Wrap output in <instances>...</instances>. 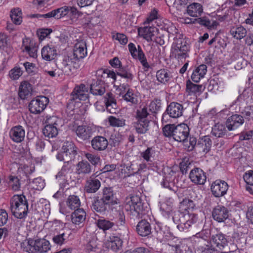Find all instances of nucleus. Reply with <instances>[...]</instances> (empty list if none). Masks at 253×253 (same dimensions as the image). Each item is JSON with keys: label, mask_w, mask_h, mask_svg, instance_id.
I'll return each mask as SVG.
<instances>
[{"label": "nucleus", "mask_w": 253, "mask_h": 253, "mask_svg": "<svg viewBox=\"0 0 253 253\" xmlns=\"http://www.w3.org/2000/svg\"><path fill=\"white\" fill-rule=\"evenodd\" d=\"M195 206L193 201L188 198H185L180 202L179 211L172 218L174 222L177 224V227L180 231L189 229L197 221V215L190 212Z\"/></svg>", "instance_id": "f257e3e1"}, {"label": "nucleus", "mask_w": 253, "mask_h": 253, "mask_svg": "<svg viewBox=\"0 0 253 253\" xmlns=\"http://www.w3.org/2000/svg\"><path fill=\"white\" fill-rule=\"evenodd\" d=\"M10 210L15 217L22 219L27 215L28 203L23 195H15L10 200Z\"/></svg>", "instance_id": "f03ea898"}, {"label": "nucleus", "mask_w": 253, "mask_h": 253, "mask_svg": "<svg viewBox=\"0 0 253 253\" xmlns=\"http://www.w3.org/2000/svg\"><path fill=\"white\" fill-rule=\"evenodd\" d=\"M49 103L47 97L41 96L33 99L29 104L30 112L34 114H39L42 112Z\"/></svg>", "instance_id": "7ed1b4c3"}, {"label": "nucleus", "mask_w": 253, "mask_h": 253, "mask_svg": "<svg viewBox=\"0 0 253 253\" xmlns=\"http://www.w3.org/2000/svg\"><path fill=\"white\" fill-rule=\"evenodd\" d=\"M184 109L183 105L180 103L172 102L167 107L166 112L163 114L162 120L167 119L168 115L173 118H177L181 117L183 114Z\"/></svg>", "instance_id": "20e7f679"}, {"label": "nucleus", "mask_w": 253, "mask_h": 253, "mask_svg": "<svg viewBox=\"0 0 253 253\" xmlns=\"http://www.w3.org/2000/svg\"><path fill=\"white\" fill-rule=\"evenodd\" d=\"M71 233L69 229L59 228L56 226L54 228L52 240L55 245L61 246L65 243Z\"/></svg>", "instance_id": "39448f33"}, {"label": "nucleus", "mask_w": 253, "mask_h": 253, "mask_svg": "<svg viewBox=\"0 0 253 253\" xmlns=\"http://www.w3.org/2000/svg\"><path fill=\"white\" fill-rule=\"evenodd\" d=\"M101 186V182L95 174H92L87 178L84 187V192L92 194L96 192Z\"/></svg>", "instance_id": "423d86ee"}, {"label": "nucleus", "mask_w": 253, "mask_h": 253, "mask_svg": "<svg viewBox=\"0 0 253 253\" xmlns=\"http://www.w3.org/2000/svg\"><path fill=\"white\" fill-rule=\"evenodd\" d=\"M211 191L215 197L224 196L228 189V185L225 181L216 180L211 184Z\"/></svg>", "instance_id": "0eeeda50"}, {"label": "nucleus", "mask_w": 253, "mask_h": 253, "mask_svg": "<svg viewBox=\"0 0 253 253\" xmlns=\"http://www.w3.org/2000/svg\"><path fill=\"white\" fill-rule=\"evenodd\" d=\"M62 149L63 151L58 153L56 155V158L60 161H64L65 163H69L72 160L75 158L77 152L74 150L73 145L71 144L67 146H63Z\"/></svg>", "instance_id": "6e6552de"}, {"label": "nucleus", "mask_w": 253, "mask_h": 253, "mask_svg": "<svg viewBox=\"0 0 253 253\" xmlns=\"http://www.w3.org/2000/svg\"><path fill=\"white\" fill-rule=\"evenodd\" d=\"M127 206L129 207V210L132 214L136 216L142 214L143 211V206L140 197L137 195H132L130 197V200L128 201Z\"/></svg>", "instance_id": "1a4fd4ad"}, {"label": "nucleus", "mask_w": 253, "mask_h": 253, "mask_svg": "<svg viewBox=\"0 0 253 253\" xmlns=\"http://www.w3.org/2000/svg\"><path fill=\"white\" fill-rule=\"evenodd\" d=\"M88 87L85 84H81L76 85L71 94L70 99L73 100H85L88 97Z\"/></svg>", "instance_id": "9d476101"}, {"label": "nucleus", "mask_w": 253, "mask_h": 253, "mask_svg": "<svg viewBox=\"0 0 253 253\" xmlns=\"http://www.w3.org/2000/svg\"><path fill=\"white\" fill-rule=\"evenodd\" d=\"M189 178L193 183L199 185H204L207 179L206 173L202 169L198 168L190 171Z\"/></svg>", "instance_id": "9b49d317"}, {"label": "nucleus", "mask_w": 253, "mask_h": 253, "mask_svg": "<svg viewBox=\"0 0 253 253\" xmlns=\"http://www.w3.org/2000/svg\"><path fill=\"white\" fill-rule=\"evenodd\" d=\"M244 117L239 114H234L226 120L225 125L229 131L234 130L244 123Z\"/></svg>", "instance_id": "f8f14e48"}, {"label": "nucleus", "mask_w": 253, "mask_h": 253, "mask_svg": "<svg viewBox=\"0 0 253 253\" xmlns=\"http://www.w3.org/2000/svg\"><path fill=\"white\" fill-rule=\"evenodd\" d=\"M22 47L23 51L26 52L30 57L36 58L38 56V46L36 43L31 41L28 38H25L23 40Z\"/></svg>", "instance_id": "ddd939ff"}, {"label": "nucleus", "mask_w": 253, "mask_h": 253, "mask_svg": "<svg viewBox=\"0 0 253 253\" xmlns=\"http://www.w3.org/2000/svg\"><path fill=\"white\" fill-rule=\"evenodd\" d=\"M9 136L11 139L16 143L23 141L25 138V131L24 128L20 126L12 127L9 131Z\"/></svg>", "instance_id": "4468645a"}, {"label": "nucleus", "mask_w": 253, "mask_h": 253, "mask_svg": "<svg viewBox=\"0 0 253 253\" xmlns=\"http://www.w3.org/2000/svg\"><path fill=\"white\" fill-rule=\"evenodd\" d=\"M213 218L218 222H223L229 216V211L227 209L221 205L215 207L212 212Z\"/></svg>", "instance_id": "2eb2a0df"}, {"label": "nucleus", "mask_w": 253, "mask_h": 253, "mask_svg": "<svg viewBox=\"0 0 253 253\" xmlns=\"http://www.w3.org/2000/svg\"><path fill=\"white\" fill-rule=\"evenodd\" d=\"M189 135V127L185 125L176 126L173 134V138L178 142H185Z\"/></svg>", "instance_id": "dca6fc26"}, {"label": "nucleus", "mask_w": 253, "mask_h": 253, "mask_svg": "<svg viewBox=\"0 0 253 253\" xmlns=\"http://www.w3.org/2000/svg\"><path fill=\"white\" fill-rule=\"evenodd\" d=\"M92 149L97 151H102L106 149L108 146L107 139L102 136H96L91 141Z\"/></svg>", "instance_id": "f3484780"}, {"label": "nucleus", "mask_w": 253, "mask_h": 253, "mask_svg": "<svg viewBox=\"0 0 253 253\" xmlns=\"http://www.w3.org/2000/svg\"><path fill=\"white\" fill-rule=\"evenodd\" d=\"M69 13V6L62 7L51 11H50L44 14L37 15V17H43L45 18H50L54 17L56 19H59L65 16Z\"/></svg>", "instance_id": "a211bd4d"}, {"label": "nucleus", "mask_w": 253, "mask_h": 253, "mask_svg": "<svg viewBox=\"0 0 253 253\" xmlns=\"http://www.w3.org/2000/svg\"><path fill=\"white\" fill-rule=\"evenodd\" d=\"M156 31L157 28L153 26H145L138 29V35L148 42L153 41Z\"/></svg>", "instance_id": "6ab92c4d"}, {"label": "nucleus", "mask_w": 253, "mask_h": 253, "mask_svg": "<svg viewBox=\"0 0 253 253\" xmlns=\"http://www.w3.org/2000/svg\"><path fill=\"white\" fill-rule=\"evenodd\" d=\"M109 206L100 197L97 196L93 197L91 208L93 211L101 213L105 212Z\"/></svg>", "instance_id": "aec40b11"}, {"label": "nucleus", "mask_w": 253, "mask_h": 253, "mask_svg": "<svg viewBox=\"0 0 253 253\" xmlns=\"http://www.w3.org/2000/svg\"><path fill=\"white\" fill-rule=\"evenodd\" d=\"M87 54L86 42L83 40L78 41L74 46L73 56L79 61L84 58Z\"/></svg>", "instance_id": "412c9836"}, {"label": "nucleus", "mask_w": 253, "mask_h": 253, "mask_svg": "<svg viewBox=\"0 0 253 253\" xmlns=\"http://www.w3.org/2000/svg\"><path fill=\"white\" fill-rule=\"evenodd\" d=\"M152 227L150 223L145 219L138 222L136 227L137 234L142 237H146L151 233Z\"/></svg>", "instance_id": "4be33fe9"}, {"label": "nucleus", "mask_w": 253, "mask_h": 253, "mask_svg": "<svg viewBox=\"0 0 253 253\" xmlns=\"http://www.w3.org/2000/svg\"><path fill=\"white\" fill-rule=\"evenodd\" d=\"M75 132L78 138L83 141L89 139L92 135L91 129L84 125L78 126L75 129Z\"/></svg>", "instance_id": "5701e85b"}, {"label": "nucleus", "mask_w": 253, "mask_h": 253, "mask_svg": "<svg viewBox=\"0 0 253 253\" xmlns=\"http://www.w3.org/2000/svg\"><path fill=\"white\" fill-rule=\"evenodd\" d=\"M122 240L118 236L111 235L106 241V246L108 249L114 252H117L122 247Z\"/></svg>", "instance_id": "b1692460"}, {"label": "nucleus", "mask_w": 253, "mask_h": 253, "mask_svg": "<svg viewBox=\"0 0 253 253\" xmlns=\"http://www.w3.org/2000/svg\"><path fill=\"white\" fill-rule=\"evenodd\" d=\"M100 197L109 206L117 203L115 194L111 187L104 188Z\"/></svg>", "instance_id": "393cba45"}, {"label": "nucleus", "mask_w": 253, "mask_h": 253, "mask_svg": "<svg viewBox=\"0 0 253 253\" xmlns=\"http://www.w3.org/2000/svg\"><path fill=\"white\" fill-rule=\"evenodd\" d=\"M41 53L42 59L49 61L56 57L57 50L54 46L47 45L42 47Z\"/></svg>", "instance_id": "a878e982"}, {"label": "nucleus", "mask_w": 253, "mask_h": 253, "mask_svg": "<svg viewBox=\"0 0 253 253\" xmlns=\"http://www.w3.org/2000/svg\"><path fill=\"white\" fill-rule=\"evenodd\" d=\"M207 72V66L205 64H201L196 67L191 75V80L195 83H198L201 79L204 78Z\"/></svg>", "instance_id": "bb28decb"}, {"label": "nucleus", "mask_w": 253, "mask_h": 253, "mask_svg": "<svg viewBox=\"0 0 253 253\" xmlns=\"http://www.w3.org/2000/svg\"><path fill=\"white\" fill-rule=\"evenodd\" d=\"M212 140L209 135H205L201 138L197 144V147L200 151L204 153H208L211 150Z\"/></svg>", "instance_id": "cd10ccee"}, {"label": "nucleus", "mask_w": 253, "mask_h": 253, "mask_svg": "<svg viewBox=\"0 0 253 253\" xmlns=\"http://www.w3.org/2000/svg\"><path fill=\"white\" fill-rule=\"evenodd\" d=\"M35 252L40 253H46L50 250L51 246L48 241L43 239H37L34 240Z\"/></svg>", "instance_id": "c85d7f7f"}, {"label": "nucleus", "mask_w": 253, "mask_h": 253, "mask_svg": "<svg viewBox=\"0 0 253 253\" xmlns=\"http://www.w3.org/2000/svg\"><path fill=\"white\" fill-rule=\"evenodd\" d=\"M86 218V212L83 209L76 210L71 214L72 222L75 225H80L83 223Z\"/></svg>", "instance_id": "c756f323"}, {"label": "nucleus", "mask_w": 253, "mask_h": 253, "mask_svg": "<svg viewBox=\"0 0 253 253\" xmlns=\"http://www.w3.org/2000/svg\"><path fill=\"white\" fill-rule=\"evenodd\" d=\"M90 92L94 95L101 96L106 92L104 82L101 80H97L95 83L91 84L90 86Z\"/></svg>", "instance_id": "7c9ffc66"}, {"label": "nucleus", "mask_w": 253, "mask_h": 253, "mask_svg": "<svg viewBox=\"0 0 253 253\" xmlns=\"http://www.w3.org/2000/svg\"><path fill=\"white\" fill-rule=\"evenodd\" d=\"M91 170V166L87 161H82L77 165L76 172L79 175L84 176L90 174Z\"/></svg>", "instance_id": "2f4dec72"}, {"label": "nucleus", "mask_w": 253, "mask_h": 253, "mask_svg": "<svg viewBox=\"0 0 253 253\" xmlns=\"http://www.w3.org/2000/svg\"><path fill=\"white\" fill-rule=\"evenodd\" d=\"M203 11L202 5L199 3L194 2L187 6V12L192 17H199Z\"/></svg>", "instance_id": "473e14b6"}, {"label": "nucleus", "mask_w": 253, "mask_h": 253, "mask_svg": "<svg viewBox=\"0 0 253 253\" xmlns=\"http://www.w3.org/2000/svg\"><path fill=\"white\" fill-rule=\"evenodd\" d=\"M31 84L27 81H23L21 83L19 88V96L22 99H25L28 96L31 94Z\"/></svg>", "instance_id": "72a5a7b5"}, {"label": "nucleus", "mask_w": 253, "mask_h": 253, "mask_svg": "<svg viewBox=\"0 0 253 253\" xmlns=\"http://www.w3.org/2000/svg\"><path fill=\"white\" fill-rule=\"evenodd\" d=\"M230 33L234 38L241 40L246 36L247 30L242 26H233L230 30Z\"/></svg>", "instance_id": "f704fd0d"}, {"label": "nucleus", "mask_w": 253, "mask_h": 253, "mask_svg": "<svg viewBox=\"0 0 253 253\" xmlns=\"http://www.w3.org/2000/svg\"><path fill=\"white\" fill-rule=\"evenodd\" d=\"M149 121H136L133 123L136 131L138 134H145L148 130Z\"/></svg>", "instance_id": "c9c22d12"}, {"label": "nucleus", "mask_w": 253, "mask_h": 253, "mask_svg": "<svg viewBox=\"0 0 253 253\" xmlns=\"http://www.w3.org/2000/svg\"><path fill=\"white\" fill-rule=\"evenodd\" d=\"M66 205L72 210L79 209L81 201L79 197L74 195H70L67 199Z\"/></svg>", "instance_id": "e433bc0d"}, {"label": "nucleus", "mask_w": 253, "mask_h": 253, "mask_svg": "<svg viewBox=\"0 0 253 253\" xmlns=\"http://www.w3.org/2000/svg\"><path fill=\"white\" fill-rule=\"evenodd\" d=\"M156 77L159 82L165 84L169 81L172 78V75L168 70L161 69L157 72Z\"/></svg>", "instance_id": "4c0bfd02"}, {"label": "nucleus", "mask_w": 253, "mask_h": 253, "mask_svg": "<svg viewBox=\"0 0 253 253\" xmlns=\"http://www.w3.org/2000/svg\"><path fill=\"white\" fill-rule=\"evenodd\" d=\"M98 227L106 233V231L115 226V223L106 219H99L96 222Z\"/></svg>", "instance_id": "58836bf2"}, {"label": "nucleus", "mask_w": 253, "mask_h": 253, "mask_svg": "<svg viewBox=\"0 0 253 253\" xmlns=\"http://www.w3.org/2000/svg\"><path fill=\"white\" fill-rule=\"evenodd\" d=\"M226 126L221 124H216L212 128L211 134L218 137H223L226 134Z\"/></svg>", "instance_id": "ea45409f"}, {"label": "nucleus", "mask_w": 253, "mask_h": 253, "mask_svg": "<svg viewBox=\"0 0 253 253\" xmlns=\"http://www.w3.org/2000/svg\"><path fill=\"white\" fill-rule=\"evenodd\" d=\"M44 135L48 138L55 137L58 133L57 126L45 125L42 130Z\"/></svg>", "instance_id": "a19ab883"}, {"label": "nucleus", "mask_w": 253, "mask_h": 253, "mask_svg": "<svg viewBox=\"0 0 253 253\" xmlns=\"http://www.w3.org/2000/svg\"><path fill=\"white\" fill-rule=\"evenodd\" d=\"M135 58H137L140 61L145 71H148L150 66L147 62L145 55L139 45H138V53Z\"/></svg>", "instance_id": "79ce46f5"}, {"label": "nucleus", "mask_w": 253, "mask_h": 253, "mask_svg": "<svg viewBox=\"0 0 253 253\" xmlns=\"http://www.w3.org/2000/svg\"><path fill=\"white\" fill-rule=\"evenodd\" d=\"M105 102L106 108L108 110H110V107L115 109L117 107L116 99L113 93L111 92H108L106 93L105 96ZM110 111L111 112V111Z\"/></svg>", "instance_id": "37998d69"}, {"label": "nucleus", "mask_w": 253, "mask_h": 253, "mask_svg": "<svg viewBox=\"0 0 253 253\" xmlns=\"http://www.w3.org/2000/svg\"><path fill=\"white\" fill-rule=\"evenodd\" d=\"M202 85L194 84L190 80H188L186 82V90L189 93H200L202 91Z\"/></svg>", "instance_id": "c03bdc74"}, {"label": "nucleus", "mask_w": 253, "mask_h": 253, "mask_svg": "<svg viewBox=\"0 0 253 253\" xmlns=\"http://www.w3.org/2000/svg\"><path fill=\"white\" fill-rule=\"evenodd\" d=\"M212 241L219 248L224 247L227 243V240L224 235L221 233L212 235Z\"/></svg>", "instance_id": "a18cd8bd"}, {"label": "nucleus", "mask_w": 253, "mask_h": 253, "mask_svg": "<svg viewBox=\"0 0 253 253\" xmlns=\"http://www.w3.org/2000/svg\"><path fill=\"white\" fill-rule=\"evenodd\" d=\"M21 247L23 251L28 253H34L35 252L34 240L29 239L21 244Z\"/></svg>", "instance_id": "49530a36"}, {"label": "nucleus", "mask_w": 253, "mask_h": 253, "mask_svg": "<svg viewBox=\"0 0 253 253\" xmlns=\"http://www.w3.org/2000/svg\"><path fill=\"white\" fill-rule=\"evenodd\" d=\"M22 12L19 9H14L11 10L10 17L12 21L16 25H19L22 21L21 16Z\"/></svg>", "instance_id": "de8ad7c7"}, {"label": "nucleus", "mask_w": 253, "mask_h": 253, "mask_svg": "<svg viewBox=\"0 0 253 253\" xmlns=\"http://www.w3.org/2000/svg\"><path fill=\"white\" fill-rule=\"evenodd\" d=\"M8 184L9 187L14 191L19 190L21 187L20 179L16 176H9Z\"/></svg>", "instance_id": "09e8293b"}, {"label": "nucleus", "mask_w": 253, "mask_h": 253, "mask_svg": "<svg viewBox=\"0 0 253 253\" xmlns=\"http://www.w3.org/2000/svg\"><path fill=\"white\" fill-rule=\"evenodd\" d=\"M79 61L73 55L69 56H64L62 63L66 65H69L73 67V68L77 69L79 67Z\"/></svg>", "instance_id": "8fccbe9b"}, {"label": "nucleus", "mask_w": 253, "mask_h": 253, "mask_svg": "<svg viewBox=\"0 0 253 253\" xmlns=\"http://www.w3.org/2000/svg\"><path fill=\"white\" fill-rule=\"evenodd\" d=\"M117 75L126 79L127 82H131L133 79V75L128 69L120 68L117 72Z\"/></svg>", "instance_id": "3c124183"}, {"label": "nucleus", "mask_w": 253, "mask_h": 253, "mask_svg": "<svg viewBox=\"0 0 253 253\" xmlns=\"http://www.w3.org/2000/svg\"><path fill=\"white\" fill-rule=\"evenodd\" d=\"M108 121L111 126L115 127H122L125 125V120L114 116H110L108 118Z\"/></svg>", "instance_id": "603ef678"}, {"label": "nucleus", "mask_w": 253, "mask_h": 253, "mask_svg": "<svg viewBox=\"0 0 253 253\" xmlns=\"http://www.w3.org/2000/svg\"><path fill=\"white\" fill-rule=\"evenodd\" d=\"M71 166L69 163H65L61 170L56 175V178H61L64 179L71 172Z\"/></svg>", "instance_id": "864d4df0"}, {"label": "nucleus", "mask_w": 253, "mask_h": 253, "mask_svg": "<svg viewBox=\"0 0 253 253\" xmlns=\"http://www.w3.org/2000/svg\"><path fill=\"white\" fill-rule=\"evenodd\" d=\"M183 143L185 149L188 151H191L193 150L195 146H197V139L195 137L190 136L189 140H185Z\"/></svg>", "instance_id": "5fc2aeb1"}, {"label": "nucleus", "mask_w": 253, "mask_h": 253, "mask_svg": "<svg viewBox=\"0 0 253 253\" xmlns=\"http://www.w3.org/2000/svg\"><path fill=\"white\" fill-rule=\"evenodd\" d=\"M123 98L126 101L131 102L132 104H136L138 102L136 96L130 89H128L127 92L123 96Z\"/></svg>", "instance_id": "6e6d98bb"}, {"label": "nucleus", "mask_w": 253, "mask_h": 253, "mask_svg": "<svg viewBox=\"0 0 253 253\" xmlns=\"http://www.w3.org/2000/svg\"><path fill=\"white\" fill-rule=\"evenodd\" d=\"M149 115V113L147 112V109L146 108L144 107L141 109L137 110L136 112V121H149L147 119V117Z\"/></svg>", "instance_id": "4d7b16f0"}, {"label": "nucleus", "mask_w": 253, "mask_h": 253, "mask_svg": "<svg viewBox=\"0 0 253 253\" xmlns=\"http://www.w3.org/2000/svg\"><path fill=\"white\" fill-rule=\"evenodd\" d=\"M31 184L33 189L38 190L42 189L45 186L44 180L41 177H38L33 179Z\"/></svg>", "instance_id": "13d9d810"}, {"label": "nucleus", "mask_w": 253, "mask_h": 253, "mask_svg": "<svg viewBox=\"0 0 253 253\" xmlns=\"http://www.w3.org/2000/svg\"><path fill=\"white\" fill-rule=\"evenodd\" d=\"M188 51H183L178 48L173 47L172 50V55L178 60L185 59L188 57Z\"/></svg>", "instance_id": "bf43d9fd"}, {"label": "nucleus", "mask_w": 253, "mask_h": 253, "mask_svg": "<svg viewBox=\"0 0 253 253\" xmlns=\"http://www.w3.org/2000/svg\"><path fill=\"white\" fill-rule=\"evenodd\" d=\"M176 126L174 125H167L163 128L164 135L166 137H172Z\"/></svg>", "instance_id": "052dcab7"}, {"label": "nucleus", "mask_w": 253, "mask_h": 253, "mask_svg": "<svg viewBox=\"0 0 253 253\" xmlns=\"http://www.w3.org/2000/svg\"><path fill=\"white\" fill-rule=\"evenodd\" d=\"M173 47L178 48L183 51H189V46L183 39H177Z\"/></svg>", "instance_id": "680f3d73"}, {"label": "nucleus", "mask_w": 253, "mask_h": 253, "mask_svg": "<svg viewBox=\"0 0 253 253\" xmlns=\"http://www.w3.org/2000/svg\"><path fill=\"white\" fill-rule=\"evenodd\" d=\"M22 75V71L19 67H15L11 69L9 73L10 78L17 80Z\"/></svg>", "instance_id": "e2e57ef3"}, {"label": "nucleus", "mask_w": 253, "mask_h": 253, "mask_svg": "<svg viewBox=\"0 0 253 253\" xmlns=\"http://www.w3.org/2000/svg\"><path fill=\"white\" fill-rule=\"evenodd\" d=\"M85 156L88 161L94 166L96 165L100 161L99 156L91 153H87L85 154Z\"/></svg>", "instance_id": "0e129e2a"}, {"label": "nucleus", "mask_w": 253, "mask_h": 253, "mask_svg": "<svg viewBox=\"0 0 253 253\" xmlns=\"http://www.w3.org/2000/svg\"><path fill=\"white\" fill-rule=\"evenodd\" d=\"M161 101L159 99H155L152 101L149 105L150 110L153 113H156L161 108Z\"/></svg>", "instance_id": "69168bd1"}, {"label": "nucleus", "mask_w": 253, "mask_h": 253, "mask_svg": "<svg viewBox=\"0 0 253 253\" xmlns=\"http://www.w3.org/2000/svg\"><path fill=\"white\" fill-rule=\"evenodd\" d=\"M153 154L152 148H148L145 151L141 153V156L147 162H152L151 158Z\"/></svg>", "instance_id": "338daca9"}, {"label": "nucleus", "mask_w": 253, "mask_h": 253, "mask_svg": "<svg viewBox=\"0 0 253 253\" xmlns=\"http://www.w3.org/2000/svg\"><path fill=\"white\" fill-rule=\"evenodd\" d=\"M244 179L247 185H253V171L250 170L245 173Z\"/></svg>", "instance_id": "774afa93"}]
</instances>
